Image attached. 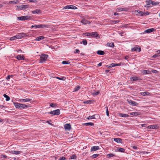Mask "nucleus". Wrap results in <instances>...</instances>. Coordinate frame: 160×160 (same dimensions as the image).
Segmentation results:
<instances>
[{"mask_svg": "<svg viewBox=\"0 0 160 160\" xmlns=\"http://www.w3.org/2000/svg\"><path fill=\"white\" fill-rule=\"evenodd\" d=\"M1 158H7V156L5 155H4V154H2L1 155Z\"/></svg>", "mask_w": 160, "mask_h": 160, "instance_id": "54", "label": "nucleus"}, {"mask_svg": "<svg viewBox=\"0 0 160 160\" xmlns=\"http://www.w3.org/2000/svg\"><path fill=\"white\" fill-rule=\"evenodd\" d=\"M127 101L129 104L131 105H132V106H137L138 105V103L132 100L128 99Z\"/></svg>", "mask_w": 160, "mask_h": 160, "instance_id": "6", "label": "nucleus"}, {"mask_svg": "<svg viewBox=\"0 0 160 160\" xmlns=\"http://www.w3.org/2000/svg\"><path fill=\"white\" fill-rule=\"evenodd\" d=\"M137 15H139L142 16H143L144 15H145L144 12H143L138 10L137 11Z\"/></svg>", "mask_w": 160, "mask_h": 160, "instance_id": "26", "label": "nucleus"}, {"mask_svg": "<svg viewBox=\"0 0 160 160\" xmlns=\"http://www.w3.org/2000/svg\"><path fill=\"white\" fill-rule=\"evenodd\" d=\"M93 101V100H90L85 101L83 102V103L84 104H90Z\"/></svg>", "mask_w": 160, "mask_h": 160, "instance_id": "31", "label": "nucleus"}, {"mask_svg": "<svg viewBox=\"0 0 160 160\" xmlns=\"http://www.w3.org/2000/svg\"><path fill=\"white\" fill-rule=\"evenodd\" d=\"M97 53L100 55H104L105 54V52L102 50H98L97 52Z\"/></svg>", "mask_w": 160, "mask_h": 160, "instance_id": "29", "label": "nucleus"}, {"mask_svg": "<svg viewBox=\"0 0 160 160\" xmlns=\"http://www.w3.org/2000/svg\"><path fill=\"white\" fill-rule=\"evenodd\" d=\"M77 8V7L73 5H67L65 6L63 9H76Z\"/></svg>", "mask_w": 160, "mask_h": 160, "instance_id": "7", "label": "nucleus"}, {"mask_svg": "<svg viewBox=\"0 0 160 160\" xmlns=\"http://www.w3.org/2000/svg\"><path fill=\"white\" fill-rule=\"evenodd\" d=\"M40 26H39V25H32L31 27V28L32 29L33 28H40Z\"/></svg>", "mask_w": 160, "mask_h": 160, "instance_id": "36", "label": "nucleus"}, {"mask_svg": "<svg viewBox=\"0 0 160 160\" xmlns=\"http://www.w3.org/2000/svg\"><path fill=\"white\" fill-rule=\"evenodd\" d=\"M158 54H155L152 57V58H155L157 57H158Z\"/></svg>", "mask_w": 160, "mask_h": 160, "instance_id": "64", "label": "nucleus"}, {"mask_svg": "<svg viewBox=\"0 0 160 160\" xmlns=\"http://www.w3.org/2000/svg\"><path fill=\"white\" fill-rule=\"evenodd\" d=\"M45 38V37H44L43 36H40L37 37L35 39V40L37 41H40L41 40H43Z\"/></svg>", "mask_w": 160, "mask_h": 160, "instance_id": "14", "label": "nucleus"}, {"mask_svg": "<svg viewBox=\"0 0 160 160\" xmlns=\"http://www.w3.org/2000/svg\"><path fill=\"white\" fill-rule=\"evenodd\" d=\"M118 10L119 11H127V9L125 8H118Z\"/></svg>", "mask_w": 160, "mask_h": 160, "instance_id": "42", "label": "nucleus"}, {"mask_svg": "<svg viewBox=\"0 0 160 160\" xmlns=\"http://www.w3.org/2000/svg\"><path fill=\"white\" fill-rule=\"evenodd\" d=\"M113 64V63H112L109 65H107V67L108 68H112V67H114V66H112V64Z\"/></svg>", "mask_w": 160, "mask_h": 160, "instance_id": "59", "label": "nucleus"}, {"mask_svg": "<svg viewBox=\"0 0 160 160\" xmlns=\"http://www.w3.org/2000/svg\"><path fill=\"white\" fill-rule=\"evenodd\" d=\"M99 149V147L98 146L92 147L91 148V151H96Z\"/></svg>", "mask_w": 160, "mask_h": 160, "instance_id": "19", "label": "nucleus"}, {"mask_svg": "<svg viewBox=\"0 0 160 160\" xmlns=\"http://www.w3.org/2000/svg\"><path fill=\"white\" fill-rule=\"evenodd\" d=\"M82 23L83 24H85L87 23H90V22L88 20L85 19H83L81 21Z\"/></svg>", "mask_w": 160, "mask_h": 160, "instance_id": "23", "label": "nucleus"}, {"mask_svg": "<svg viewBox=\"0 0 160 160\" xmlns=\"http://www.w3.org/2000/svg\"><path fill=\"white\" fill-rule=\"evenodd\" d=\"M146 3H147V4L144 6L145 7H148V6L150 5L152 3V0H148L146 1Z\"/></svg>", "mask_w": 160, "mask_h": 160, "instance_id": "22", "label": "nucleus"}, {"mask_svg": "<svg viewBox=\"0 0 160 160\" xmlns=\"http://www.w3.org/2000/svg\"><path fill=\"white\" fill-rule=\"evenodd\" d=\"M122 65V63H113V64H112V66H114V67H116L117 66H120Z\"/></svg>", "mask_w": 160, "mask_h": 160, "instance_id": "43", "label": "nucleus"}, {"mask_svg": "<svg viewBox=\"0 0 160 160\" xmlns=\"http://www.w3.org/2000/svg\"><path fill=\"white\" fill-rule=\"evenodd\" d=\"M57 78L59 80H63V81H64L65 80V79H66V78L65 77H62V78H60V77H56L55 78Z\"/></svg>", "mask_w": 160, "mask_h": 160, "instance_id": "37", "label": "nucleus"}, {"mask_svg": "<svg viewBox=\"0 0 160 160\" xmlns=\"http://www.w3.org/2000/svg\"><path fill=\"white\" fill-rule=\"evenodd\" d=\"M41 12V11L38 9H37L32 12V14H35L36 13L39 14Z\"/></svg>", "mask_w": 160, "mask_h": 160, "instance_id": "18", "label": "nucleus"}, {"mask_svg": "<svg viewBox=\"0 0 160 160\" xmlns=\"http://www.w3.org/2000/svg\"><path fill=\"white\" fill-rule=\"evenodd\" d=\"M158 128V126L156 125H150L147 127V128L149 129H156Z\"/></svg>", "mask_w": 160, "mask_h": 160, "instance_id": "10", "label": "nucleus"}, {"mask_svg": "<svg viewBox=\"0 0 160 160\" xmlns=\"http://www.w3.org/2000/svg\"><path fill=\"white\" fill-rule=\"evenodd\" d=\"M130 115L133 116H138L140 115V113L138 112H133L130 113Z\"/></svg>", "mask_w": 160, "mask_h": 160, "instance_id": "25", "label": "nucleus"}, {"mask_svg": "<svg viewBox=\"0 0 160 160\" xmlns=\"http://www.w3.org/2000/svg\"><path fill=\"white\" fill-rule=\"evenodd\" d=\"M66 159V158L64 157H60L59 159V160H64Z\"/></svg>", "mask_w": 160, "mask_h": 160, "instance_id": "60", "label": "nucleus"}, {"mask_svg": "<svg viewBox=\"0 0 160 160\" xmlns=\"http://www.w3.org/2000/svg\"><path fill=\"white\" fill-rule=\"evenodd\" d=\"M16 58L19 60H24L25 59V57L23 55H20L17 56Z\"/></svg>", "mask_w": 160, "mask_h": 160, "instance_id": "13", "label": "nucleus"}, {"mask_svg": "<svg viewBox=\"0 0 160 160\" xmlns=\"http://www.w3.org/2000/svg\"><path fill=\"white\" fill-rule=\"evenodd\" d=\"M48 56L47 54H42L40 56V58L39 60L40 62L42 63L45 62L47 60Z\"/></svg>", "mask_w": 160, "mask_h": 160, "instance_id": "3", "label": "nucleus"}, {"mask_svg": "<svg viewBox=\"0 0 160 160\" xmlns=\"http://www.w3.org/2000/svg\"><path fill=\"white\" fill-rule=\"evenodd\" d=\"M77 158V157L76 155H75L74 154L72 155L70 158L71 159H76Z\"/></svg>", "mask_w": 160, "mask_h": 160, "instance_id": "45", "label": "nucleus"}, {"mask_svg": "<svg viewBox=\"0 0 160 160\" xmlns=\"http://www.w3.org/2000/svg\"><path fill=\"white\" fill-rule=\"evenodd\" d=\"M3 96L6 98V101H9L10 100V97L6 94H4Z\"/></svg>", "mask_w": 160, "mask_h": 160, "instance_id": "32", "label": "nucleus"}, {"mask_svg": "<svg viewBox=\"0 0 160 160\" xmlns=\"http://www.w3.org/2000/svg\"><path fill=\"white\" fill-rule=\"evenodd\" d=\"M100 93V92L99 91H98L97 92H94L92 94L95 96L98 95Z\"/></svg>", "mask_w": 160, "mask_h": 160, "instance_id": "51", "label": "nucleus"}, {"mask_svg": "<svg viewBox=\"0 0 160 160\" xmlns=\"http://www.w3.org/2000/svg\"><path fill=\"white\" fill-rule=\"evenodd\" d=\"M131 80L132 81H137L140 80V78L137 77H133L130 78Z\"/></svg>", "mask_w": 160, "mask_h": 160, "instance_id": "27", "label": "nucleus"}, {"mask_svg": "<svg viewBox=\"0 0 160 160\" xmlns=\"http://www.w3.org/2000/svg\"><path fill=\"white\" fill-rule=\"evenodd\" d=\"M159 2H154L152 1V4L153 6H155L159 4Z\"/></svg>", "mask_w": 160, "mask_h": 160, "instance_id": "41", "label": "nucleus"}, {"mask_svg": "<svg viewBox=\"0 0 160 160\" xmlns=\"http://www.w3.org/2000/svg\"><path fill=\"white\" fill-rule=\"evenodd\" d=\"M107 45L108 46L112 48H113L114 46V44L113 42L108 43Z\"/></svg>", "mask_w": 160, "mask_h": 160, "instance_id": "34", "label": "nucleus"}, {"mask_svg": "<svg viewBox=\"0 0 160 160\" xmlns=\"http://www.w3.org/2000/svg\"><path fill=\"white\" fill-rule=\"evenodd\" d=\"M39 26L41 27L40 28H42L44 27H46L47 26L46 25L43 24H40L39 25Z\"/></svg>", "mask_w": 160, "mask_h": 160, "instance_id": "55", "label": "nucleus"}, {"mask_svg": "<svg viewBox=\"0 0 160 160\" xmlns=\"http://www.w3.org/2000/svg\"><path fill=\"white\" fill-rule=\"evenodd\" d=\"M80 88V87L79 86H78L76 87L74 89L73 92H76Z\"/></svg>", "mask_w": 160, "mask_h": 160, "instance_id": "35", "label": "nucleus"}, {"mask_svg": "<svg viewBox=\"0 0 160 160\" xmlns=\"http://www.w3.org/2000/svg\"><path fill=\"white\" fill-rule=\"evenodd\" d=\"M99 155V154H93L92 155V157L93 158H96Z\"/></svg>", "mask_w": 160, "mask_h": 160, "instance_id": "52", "label": "nucleus"}, {"mask_svg": "<svg viewBox=\"0 0 160 160\" xmlns=\"http://www.w3.org/2000/svg\"><path fill=\"white\" fill-rule=\"evenodd\" d=\"M48 113H49V114H52L53 115H54V111H51V112H48Z\"/></svg>", "mask_w": 160, "mask_h": 160, "instance_id": "63", "label": "nucleus"}, {"mask_svg": "<svg viewBox=\"0 0 160 160\" xmlns=\"http://www.w3.org/2000/svg\"><path fill=\"white\" fill-rule=\"evenodd\" d=\"M114 156H115V155L112 153L108 154L107 155V157L108 158H111Z\"/></svg>", "mask_w": 160, "mask_h": 160, "instance_id": "33", "label": "nucleus"}, {"mask_svg": "<svg viewBox=\"0 0 160 160\" xmlns=\"http://www.w3.org/2000/svg\"><path fill=\"white\" fill-rule=\"evenodd\" d=\"M128 24H125L123 26H122V27L124 28H128Z\"/></svg>", "mask_w": 160, "mask_h": 160, "instance_id": "62", "label": "nucleus"}, {"mask_svg": "<svg viewBox=\"0 0 160 160\" xmlns=\"http://www.w3.org/2000/svg\"><path fill=\"white\" fill-rule=\"evenodd\" d=\"M16 7H17L16 10H17L19 11L24 9L28 8L29 7V5L27 4L26 5H22L21 6H16Z\"/></svg>", "mask_w": 160, "mask_h": 160, "instance_id": "4", "label": "nucleus"}, {"mask_svg": "<svg viewBox=\"0 0 160 160\" xmlns=\"http://www.w3.org/2000/svg\"><path fill=\"white\" fill-rule=\"evenodd\" d=\"M62 63L63 64H69L70 62L67 61H64L62 62Z\"/></svg>", "mask_w": 160, "mask_h": 160, "instance_id": "39", "label": "nucleus"}, {"mask_svg": "<svg viewBox=\"0 0 160 160\" xmlns=\"http://www.w3.org/2000/svg\"><path fill=\"white\" fill-rule=\"evenodd\" d=\"M141 95L145 96L146 95H149L150 94V93L147 92H142L141 93Z\"/></svg>", "mask_w": 160, "mask_h": 160, "instance_id": "30", "label": "nucleus"}, {"mask_svg": "<svg viewBox=\"0 0 160 160\" xmlns=\"http://www.w3.org/2000/svg\"><path fill=\"white\" fill-rule=\"evenodd\" d=\"M156 30L155 29L152 28L146 30L144 31V32L146 33H148L152 32L155 31Z\"/></svg>", "mask_w": 160, "mask_h": 160, "instance_id": "11", "label": "nucleus"}, {"mask_svg": "<svg viewBox=\"0 0 160 160\" xmlns=\"http://www.w3.org/2000/svg\"><path fill=\"white\" fill-rule=\"evenodd\" d=\"M91 37L95 38H99L100 36L99 34L97 32H92Z\"/></svg>", "mask_w": 160, "mask_h": 160, "instance_id": "9", "label": "nucleus"}, {"mask_svg": "<svg viewBox=\"0 0 160 160\" xmlns=\"http://www.w3.org/2000/svg\"><path fill=\"white\" fill-rule=\"evenodd\" d=\"M29 34L28 33L22 32L19 33H18L16 34L15 36L17 39H19L22 38L26 37L28 36Z\"/></svg>", "mask_w": 160, "mask_h": 160, "instance_id": "2", "label": "nucleus"}, {"mask_svg": "<svg viewBox=\"0 0 160 160\" xmlns=\"http://www.w3.org/2000/svg\"><path fill=\"white\" fill-rule=\"evenodd\" d=\"M18 3V2H16L13 1H10L9 2V3L10 4H17Z\"/></svg>", "mask_w": 160, "mask_h": 160, "instance_id": "46", "label": "nucleus"}, {"mask_svg": "<svg viewBox=\"0 0 160 160\" xmlns=\"http://www.w3.org/2000/svg\"><path fill=\"white\" fill-rule=\"evenodd\" d=\"M28 1L29 2H32L35 3H37L38 2L37 0H28Z\"/></svg>", "mask_w": 160, "mask_h": 160, "instance_id": "53", "label": "nucleus"}, {"mask_svg": "<svg viewBox=\"0 0 160 160\" xmlns=\"http://www.w3.org/2000/svg\"><path fill=\"white\" fill-rule=\"evenodd\" d=\"M14 105L15 107L18 108L26 109L28 108L29 107V106L28 105L17 102L14 103Z\"/></svg>", "mask_w": 160, "mask_h": 160, "instance_id": "1", "label": "nucleus"}, {"mask_svg": "<svg viewBox=\"0 0 160 160\" xmlns=\"http://www.w3.org/2000/svg\"><path fill=\"white\" fill-rule=\"evenodd\" d=\"M83 125L85 126H92L94 125V123L92 122H87L83 123Z\"/></svg>", "mask_w": 160, "mask_h": 160, "instance_id": "28", "label": "nucleus"}, {"mask_svg": "<svg viewBox=\"0 0 160 160\" xmlns=\"http://www.w3.org/2000/svg\"><path fill=\"white\" fill-rule=\"evenodd\" d=\"M56 106V104L55 103H52L50 104V106L52 108L55 107Z\"/></svg>", "mask_w": 160, "mask_h": 160, "instance_id": "47", "label": "nucleus"}, {"mask_svg": "<svg viewBox=\"0 0 160 160\" xmlns=\"http://www.w3.org/2000/svg\"><path fill=\"white\" fill-rule=\"evenodd\" d=\"M92 32H87L85 33V35L88 36H91Z\"/></svg>", "mask_w": 160, "mask_h": 160, "instance_id": "48", "label": "nucleus"}, {"mask_svg": "<svg viewBox=\"0 0 160 160\" xmlns=\"http://www.w3.org/2000/svg\"><path fill=\"white\" fill-rule=\"evenodd\" d=\"M65 129L69 130L71 129V125L70 123H67L64 125Z\"/></svg>", "mask_w": 160, "mask_h": 160, "instance_id": "12", "label": "nucleus"}, {"mask_svg": "<svg viewBox=\"0 0 160 160\" xmlns=\"http://www.w3.org/2000/svg\"><path fill=\"white\" fill-rule=\"evenodd\" d=\"M114 141L117 143H121L122 140L120 138H115L114 139Z\"/></svg>", "mask_w": 160, "mask_h": 160, "instance_id": "24", "label": "nucleus"}, {"mask_svg": "<svg viewBox=\"0 0 160 160\" xmlns=\"http://www.w3.org/2000/svg\"><path fill=\"white\" fill-rule=\"evenodd\" d=\"M79 52H80V51L78 49H75L74 52L75 53H79Z\"/></svg>", "mask_w": 160, "mask_h": 160, "instance_id": "58", "label": "nucleus"}, {"mask_svg": "<svg viewBox=\"0 0 160 160\" xmlns=\"http://www.w3.org/2000/svg\"><path fill=\"white\" fill-rule=\"evenodd\" d=\"M106 113L107 115L109 117V111H108V108H107V109L106 110Z\"/></svg>", "mask_w": 160, "mask_h": 160, "instance_id": "57", "label": "nucleus"}, {"mask_svg": "<svg viewBox=\"0 0 160 160\" xmlns=\"http://www.w3.org/2000/svg\"><path fill=\"white\" fill-rule=\"evenodd\" d=\"M119 116L121 117L127 118L129 117V115L125 113H118Z\"/></svg>", "mask_w": 160, "mask_h": 160, "instance_id": "16", "label": "nucleus"}, {"mask_svg": "<svg viewBox=\"0 0 160 160\" xmlns=\"http://www.w3.org/2000/svg\"><path fill=\"white\" fill-rule=\"evenodd\" d=\"M9 152L12 154L17 155L19 154L21 152L18 151H9Z\"/></svg>", "mask_w": 160, "mask_h": 160, "instance_id": "21", "label": "nucleus"}, {"mask_svg": "<svg viewBox=\"0 0 160 160\" xmlns=\"http://www.w3.org/2000/svg\"><path fill=\"white\" fill-rule=\"evenodd\" d=\"M54 111V115H58L60 113V111L59 109H57V110H53Z\"/></svg>", "mask_w": 160, "mask_h": 160, "instance_id": "20", "label": "nucleus"}, {"mask_svg": "<svg viewBox=\"0 0 160 160\" xmlns=\"http://www.w3.org/2000/svg\"><path fill=\"white\" fill-rule=\"evenodd\" d=\"M95 115H93L92 116H90L88 118V119H95Z\"/></svg>", "mask_w": 160, "mask_h": 160, "instance_id": "40", "label": "nucleus"}, {"mask_svg": "<svg viewBox=\"0 0 160 160\" xmlns=\"http://www.w3.org/2000/svg\"><path fill=\"white\" fill-rule=\"evenodd\" d=\"M12 76L8 75L7 77L6 78V79L9 81L11 77H12Z\"/></svg>", "mask_w": 160, "mask_h": 160, "instance_id": "61", "label": "nucleus"}, {"mask_svg": "<svg viewBox=\"0 0 160 160\" xmlns=\"http://www.w3.org/2000/svg\"><path fill=\"white\" fill-rule=\"evenodd\" d=\"M142 73L144 75L151 74V71H150L149 70H143L142 71Z\"/></svg>", "mask_w": 160, "mask_h": 160, "instance_id": "17", "label": "nucleus"}, {"mask_svg": "<svg viewBox=\"0 0 160 160\" xmlns=\"http://www.w3.org/2000/svg\"><path fill=\"white\" fill-rule=\"evenodd\" d=\"M151 71L153 73H158V71L155 69H152Z\"/></svg>", "mask_w": 160, "mask_h": 160, "instance_id": "50", "label": "nucleus"}, {"mask_svg": "<svg viewBox=\"0 0 160 160\" xmlns=\"http://www.w3.org/2000/svg\"><path fill=\"white\" fill-rule=\"evenodd\" d=\"M82 42L84 45H86L87 44V41L86 40H83Z\"/></svg>", "mask_w": 160, "mask_h": 160, "instance_id": "56", "label": "nucleus"}, {"mask_svg": "<svg viewBox=\"0 0 160 160\" xmlns=\"http://www.w3.org/2000/svg\"><path fill=\"white\" fill-rule=\"evenodd\" d=\"M119 22V21L118 20H113L112 21V23L113 24H116Z\"/></svg>", "mask_w": 160, "mask_h": 160, "instance_id": "49", "label": "nucleus"}, {"mask_svg": "<svg viewBox=\"0 0 160 160\" xmlns=\"http://www.w3.org/2000/svg\"><path fill=\"white\" fill-rule=\"evenodd\" d=\"M118 151L119 152H124L125 151V149L123 148H119Z\"/></svg>", "mask_w": 160, "mask_h": 160, "instance_id": "38", "label": "nucleus"}, {"mask_svg": "<svg viewBox=\"0 0 160 160\" xmlns=\"http://www.w3.org/2000/svg\"><path fill=\"white\" fill-rule=\"evenodd\" d=\"M32 100V99L25 98V99H20L18 100L19 102H30Z\"/></svg>", "mask_w": 160, "mask_h": 160, "instance_id": "8", "label": "nucleus"}, {"mask_svg": "<svg viewBox=\"0 0 160 160\" xmlns=\"http://www.w3.org/2000/svg\"><path fill=\"white\" fill-rule=\"evenodd\" d=\"M132 52H134L138 51V52H140L141 51V48H140L134 47L131 49Z\"/></svg>", "mask_w": 160, "mask_h": 160, "instance_id": "15", "label": "nucleus"}, {"mask_svg": "<svg viewBox=\"0 0 160 160\" xmlns=\"http://www.w3.org/2000/svg\"><path fill=\"white\" fill-rule=\"evenodd\" d=\"M30 18V16H23L18 18V19L19 20L24 21L29 19Z\"/></svg>", "mask_w": 160, "mask_h": 160, "instance_id": "5", "label": "nucleus"}, {"mask_svg": "<svg viewBox=\"0 0 160 160\" xmlns=\"http://www.w3.org/2000/svg\"><path fill=\"white\" fill-rule=\"evenodd\" d=\"M16 39H17V38L15 35L10 38L9 39V40L11 41H12Z\"/></svg>", "mask_w": 160, "mask_h": 160, "instance_id": "44", "label": "nucleus"}]
</instances>
